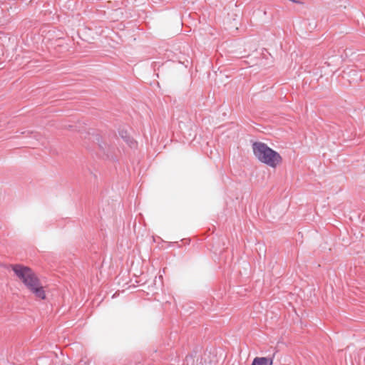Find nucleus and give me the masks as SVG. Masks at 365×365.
Here are the masks:
<instances>
[{"label": "nucleus", "mask_w": 365, "mask_h": 365, "mask_svg": "<svg viewBox=\"0 0 365 365\" xmlns=\"http://www.w3.org/2000/svg\"><path fill=\"white\" fill-rule=\"evenodd\" d=\"M12 269L16 277L19 278L26 288L36 297L44 299L46 294L43 287L41 286L38 278L34 271L21 264H14Z\"/></svg>", "instance_id": "1"}, {"label": "nucleus", "mask_w": 365, "mask_h": 365, "mask_svg": "<svg viewBox=\"0 0 365 365\" xmlns=\"http://www.w3.org/2000/svg\"><path fill=\"white\" fill-rule=\"evenodd\" d=\"M119 134L121 136L123 139L130 146H133L135 144V142L130 139V138L128 136V134L126 130H120L119 131Z\"/></svg>", "instance_id": "5"}, {"label": "nucleus", "mask_w": 365, "mask_h": 365, "mask_svg": "<svg viewBox=\"0 0 365 365\" xmlns=\"http://www.w3.org/2000/svg\"><path fill=\"white\" fill-rule=\"evenodd\" d=\"M274 355L267 357H255L251 365H272L274 361Z\"/></svg>", "instance_id": "4"}, {"label": "nucleus", "mask_w": 365, "mask_h": 365, "mask_svg": "<svg viewBox=\"0 0 365 365\" xmlns=\"http://www.w3.org/2000/svg\"><path fill=\"white\" fill-rule=\"evenodd\" d=\"M252 150L256 158L261 163L275 168L282 163V158L279 153L262 142H254Z\"/></svg>", "instance_id": "2"}, {"label": "nucleus", "mask_w": 365, "mask_h": 365, "mask_svg": "<svg viewBox=\"0 0 365 365\" xmlns=\"http://www.w3.org/2000/svg\"><path fill=\"white\" fill-rule=\"evenodd\" d=\"M358 71L355 69H349L343 72V78H346L347 81L351 83H356L361 81V76L358 75Z\"/></svg>", "instance_id": "3"}]
</instances>
